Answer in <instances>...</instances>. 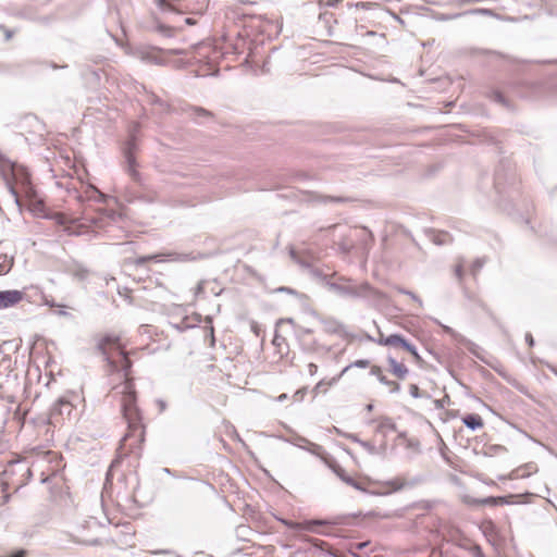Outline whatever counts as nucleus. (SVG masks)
Here are the masks:
<instances>
[{"instance_id":"nucleus-26","label":"nucleus","mask_w":557,"mask_h":557,"mask_svg":"<svg viewBox=\"0 0 557 557\" xmlns=\"http://www.w3.org/2000/svg\"><path fill=\"white\" fill-rule=\"evenodd\" d=\"M450 240V237L447 233H438L434 236L433 242L436 245H445Z\"/></svg>"},{"instance_id":"nucleus-3","label":"nucleus","mask_w":557,"mask_h":557,"mask_svg":"<svg viewBox=\"0 0 557 557\" xmlns=\"http://www.w3.org/2000/svg\"><path fill=\"white\" fill-rule=\"evenodd\" d=\"M345 298L360 299L369 305H376L382 301L384 294L374 288L368 282H357L348 278Z\"/></svg>"},{"instance_id":"nucleus-12","label":"nucleus","mask_w":557,"mask_h":557,"mask_svg":"<svg viewBox=\"0 0 557 557\" xmlns=\"http://www.w3.org/2000/svg\"><path fill=\"white\" fill-rule=\"evenodd\" d=\"M462 423L470 429L471 431H475L483 426L482 418L476 413H469L462 418Z\"/></svg>"},{"instance_id":"nucleus-14","label":"nucleus","mask_w":557,"mask_h":557,"mask_svg":"<svg viewBox=\"0 0 557 557\" xmlns=\"http://www.w3.org/2000/svg\"><path fill=\"white\" fill-rule=\"evenodd\" d=\"M126 163H127V172L132 175L135 181L139 180V173L136 171V159L135 153L129 151L124 153Z\"/></svg>"},{"instance_id":"nucleus-15","label":"nucleus","mask_w":557,"mask_h":557,"mask_svg":"<svg viewBox=\"0 0 557 557\" xmlns=\"http://www.w3.org/2000/svg\"><path fill=\"white\" fill-rule=\"evenodd\" d=\"M315 199L322 203H327V202H333V203H347V202H351L354 201L352 198L350 197H342V196H338V197H333V196H323V195H318L315 197Z\"/></svg>"},{"instance_id":"nucleus-55","label":"nucleus","mask_w":557,"mask_h":557,"mask_svg":"<svg viewBox=\"0 0 557 557\" xmlns=\"http://www.w3.org/2000/svg\"><path fill=\"white\" fill-rule=\"evenodd\" d=\"M247 530H248V528H247V527H245V525H240V527H238V529H237V531H238V532L247 531Z\"/></svg>"},{"instance_id":"nucleus-60","label":"nucleus","mask_w":557,"mask_h":557,"mask_svg":"<svg viewBox=\"0 0 557 557\" xmlns=\"http://www.w3.org/2000/svg\"><path fill=\"white\" fill-rule=\"evenodd\" d=\"M163 471H164L165 473H170V469H169V468H164V469H163Z\"/></svg>"},{"instance_id":"nucleus-39","label":"nucleus","mask_w":557,"mask_h":557,"mask_svg":"<svg viewBox=\"0 0 557 557\" xmlns=\"http://www.w3.org/2000/svg\"><path fill=\"white\" fill-rule=\"evenodd\" d=\"M347 485L352 486L354 488H356L358 491L366 492V488L363 486H361V484L354 478H352V483H348Z\"/></svg>"},{"instance_id":"nucleus-10","label":"nucleus","mask_w":557,"mask_h":557,"mask_svg":"<svg viewBox=\"0 0 557 557\" xmlns=\"http://www.w3.org/2000/svg\"><path fill=\"white\" fill-rule=\"evenodd\" d=\"M387 362L389 364V371L396 377H398L399 380L406 379V376L409 373V370L405 364L397 362V360L392 356H387Z\"/></svg>"},{"instance_id":"nucleus-47","label":"nucleus","mask_w":557,"mask_h":557,"mask_svg":"<svg viewBox=\"0 0 557 557\" xmlns=\"http://www.w3.org/2000/svg\"><path fill=\"white\" fill-rule=\"evenodd\" d=\"M348 438H349L350 441L356 442V443H358V441H361V440H360V438H358V436H357V435H355V434H349V435H348Z\"/></svg>"},{"instance_id":"nucleus-25","label":"nucleus","mask_w":557,"mask_h":557,"mask_svg":"<svg viewBox=\"0 0 557 557\" xmlns=\"http://www.w3.org/2000/svg\"><path fill=\"white\" fill-rule=\"evenodd\" d=\"M136 149H137L136 137H135V135H134V134H132V135L129 136V138H128V140H127L126 145H125L124 153H125V152H129V151H132V152H134V153H135Z\"/></svg>"},{"instance_id":"nucleus-4","label":"nucleus","mask_w":557,"mask_h":557,"mask_svg":"<svg viewBox=\"0 0 557 557\" xmlns=\"http://www.w3.org/2000/svg\"><path fill=\"white\" fill-rule=\"evenodd\" d=\"M285 441L296 447H299L301 449L309 451L310 454H312L317 457H320L321 459H324L323 447L321 445L310 442L308 438H306L301 435L294 434L292 437L286 438Z\"/></svg>"},{"instance_id":"nucleus-46","label":"nucleus","mask_w":557,"mask_h":557,"mask_svg":"<svg viewBox=\"0 0 557 557\" xmlns=\"http://www.w3.org/2000/svg\"><path fill=\"white\" fill-rule=\"evenodd\" d=\"M395 288H396V290H397L398 293L404 294V295H407V293H409V292H410V290H408V289H406V288H403V287H399V286H397V287H395Z\"/></svg>"},{"instance_id":"nucleus-62","label":"nucleus","mask_w":557,"mask_h":557,"mask_svg":"<svg viewBox=\"0 0 557 557\" xmlns=\"http://www.w3.org/2000/svg\"><path fill=\"white\" fill-rule=\"evenodd\" d=\"M186 22H187L188 24H191V20H190V18H187V20H186Z\"/></svg>"},{"instance_id":"nucleus-41","label":"nucleus","mask_w":557,"mask_h":557,"mask_svg":"<svg viewBox=\"0 0 557 557\" xmlns=\"http://www.w3.org/2000/svg\"><path fill=\"white\" fill-rule=\"evenodd\" d=\"M156 404L158 405L160 412H163L166 409V403L163 399H157Z\"/></svg>"},{"instance_id":"nucleus-1","label":"nucleus","mask_w":557,"mask_h":557,"mask_svg":"<svg viewBox=\"0 0 557 557\" xmlns=\"http://www.w3.org/2000/svg\"><path fill=\"white\" fill-rule=\"evenodd\" d=\"M98 349L103 355L108 366L112 372H122L124 381L113 387L114 396H121V410L127 422L128 429L144 435V425L141 423V414L136 406V392L133 380L129 377L132 361L128 359L122 347L117 335H106L98 344Z\"/></svg>"},{"instance_id":"nucleus-17","label":"nucleus","mask_w":557,"mask_h":557,"mask_svg":"<svg viewBox=\"0 0 557 557\" xmlns=\"http://www.w3.org/2000/svg\"><path fill=\"white\" fill-rule=\"evenodd\" d=\"M289 256H290V258H292L296 263H298V264H299V267H300L301 269H304V270H305V271H307V272H309L310 268H312V265H313V264H312L310 261H308L307 259L300 258V257L298 256V253L296 252V250H295V249H293V248L289 250Z\"/></svg>"},{"instance_id":"nucleus-7","label":"nucleus","mask_w":557,"mask_h":557,"mask_svg":"<svg viewBox=\"0 0 557 557\" xmlns=\"http://www.w3.org/2000/svg\"><path fill=\"white\" fill-rule=\"evenodd\" d=\"M24 295L17 289L0 290V310L14 307L23 300Z\"/></svg>"},{"instance_id":"nucleus-53","label":"nucleus","mask_w":557,"mask_h":557,"mask_svg":"<svg viewBox=\"0 0 557 557\" xmlns=\"http://www.w3.org/2000/svg\"><path fill=\"white\" fill-rule=\"evenodd\" d=\"M281 339H282V338H281L280 336L275 335V337H274V339H273V344H274V345H278V343H280V341H281Z\"/></svg>"},{"instance_id":"nucleus-22","label":"nucleus","mask_w":557,"mask_h":557,"mask_svg":"<svg viewBox=\"0 0 557 557\" xmlns=\"http://www.w3.org/2000/svg\"><path fill=\"white\" fill-rule=\"evenodd\" d=\"M63 408H66L69 414L71 413L72 405L70 404V401L61 398L55 403L53 410H58L60 413H62Z\"/></svg>"},{"instance_id":"nucleus-59","label":"nucleus","mask_w":557,"mask_h":557,"mask_svg":"<svg viewBox=\"0 0 557 557\" xmlns=\"http://www.w3.org/2000/svg\"><path fill=\"white\" fill-rule=\"evenodd\" d=\"M201 290H202V286H201V284H199V285L197 286V292L199 293V292H201Z\"/></svg>"},{"instance_id":"nucleus-11","label":"nucleus","mask_w":557,"mask_h":557,"mask_svg":"<svg viewBox=\"0 0 557 557\" xmlns=\"http://www.w3.org/2000/svg\"><path fill=\"white\" fill-rule=\"evenodd\" d=\"M347 282H348L347 277L341 276L335 282L326 281V286L334 294L338 295L339 297L345 298V294L347 292V288H346Z\"/></svg>"},{"instance_id":"nucleus-36","label":"nucleus","mask_w":557,"mask_h":557,"mask_svg":"<svg viewBox=\"0 0 557 557\" xmlns=\"http://www.w3.org/2000/svg\"><path fill=\"white\" fill-rule=\"evenodd\" d=\"M407 296H409L414 302H417L419 307H423V301L417 294L410 290L409 293H407Z\"/></svg>"},{"instance_id":"nucleus-42","label":"nucleus","mask_w":557,"mask_h":557,"mask_svg":"<svg viewBox=\"0 0 557 557\" xmlns=\"http://www.w3.org/2000/svg\"><path fill=\"white\" fill-rule=\"evenodd\" d=\"M525 342L528 343V345L530 347H532L534 345V339H533V336L531 333L525 334Z\"/></svg>"},{"instance_id":"nucleus-50","label":"nucleus","mask_w":557,"mask_h":557,"mask_svg":"<svg viewBox=\"0 0 557 557\" xmlns=\"http://www.w3.org/2000/svg\"><path fill=\"white\" fill-rule=\"evenodd\" d=\"M338 3V0H327L326 4L329 7H335Z\"/></svg>"},{"instance_id":"nucleus-57","label":"nucleus","mask_w":557,"mask_h":557,"mask_svg":"<svg viewBox=\"0 0 557 557\" xmlns=\"http://www.w3.org/2000/svg\"><path fill=\"white\" fill-rule=\"evenodd\" d=\"M372 409H373V405L372 404L367 405V410L368 411H371Z\"/></svg>"},{"instance_id":"nucleus-16","label":"nucleus","mask_w":557,"mask_h":557,"mask_svg":"<svg viewBox=\"0 0 557 557\" xmlns=\"http://www.w3.org/2000/svg\"><path fill=\"white\" fill-rule=\"evenodd\" d=\"M332 471L336 474V476L343 481L344 483H352V476L347 474V472L337 463H331L329 465Z\"/></svg>"},{"instance_id":"nucleus-23","label":"nucleus","mask_w":557,"mask_h":557,"mask_svg":"<svg viewBox=\"0 0 557 557\" xmlns=\"http://www.w3.org/2000/svg\"><path fill=\"white\" fill-rule=\"evenodd\" d=\"M486 262L485 258H476L472 265H471V273L473 276H476V274L480 272V270L484 267Z\"/></svg>"},{"instance_id":"nucleus-19","label":"nucleus","mask_w":557,"mask_h":557,"mask_svg":"<svg viewBox=\"0 0 557 557\" xmlns=\"http://www.w3.org/2000/svg\"><path fill=\"white\" fill-rule=\"evenodd\" d=\"M393 345H391V347H400L403 349H407V347L409 346L410 342L407 341L404 336H401L400 334H393Z\"/></svg>"},{"instance_id":"nucleus-28","label":"nucleus","mask_w":557,"mask_h":557,"mask_svg":"<svg viewBox=\"0 0 557 557\" xmlns=\"http://www.w3.org/2000/svg\"><path fill=\"white\" fill-rule=\"evenodd\" d=\"M312 277L317 278V280H320V281H323L326 283V275H324L321 270H319L318 268H315L314 265H312V268H310L309 272H308Z\"/></svg>"},{"instance_id":"nucleus-49","label":"nucleus","mask_w":557,"mask_h":557,"mask_svg":"<svg viewBox=\"0 0 557 557\" xmlns=\"http://www.w3.org/2000/svg\"><path fill=\"white\" fill-rule=\"evenodd\" d=\"M13 36V32L12 30H9V29H5V39L9 40L11 39Z\"/></svg>"},{"instance_id":"nucleus-61","label":"nucleus","mask_w":557,"mask_h":557,"mask_svg":"<svg viewBox=\"0 0 557 557\" xmlns=\"http://www.w3.org/2000/svg\"><path fill=\"white\" fill-rule=\"evenodd\" d=\"M552 371L554 372V374L557 376V369H552Z\"/></svg>"},{"instance_id":"nucleus-34","label":"nucleus","mask_w":557,"mask_h":557,"mask_svg":"<svg viewBox=\"0 0 557 557\" xmlns=\"http://www.w3.org/2000/svg\"><path fill=\"white\" fill-rule=\"evenodd\" d=\"M406 350H407L409 354H411V356H413V358H414L416 360H420V359H421V357H420V355H419V352H418V350H417V347H416L413 344H411V343H410Z\"/></svg>"},{"instance_id":"nucleus-27","label":"nucleus","mask_w":557,"mask_h":557,"mask_svg":"<svg viewBox=\"0 0 557 557\" xmlns=\"http://www.w3.org/2000/svg\"><path fill=\"white\" fill-rule=\"evenodd\" d=\"M358 444L364 449L367 450L370 455H375L377 453V449L375 447V445H373L372 443L370 442H367V441H358Z\"/></svg>"},{"instance_id":"nucleus-38","label":"nucleus","mask_w":557,"mask_h":557,"mask_svg":"<svg viewBox=\"0 0 557 557\" xmlns=\"http://www.w3.org/2000/svg\"><path fill=\"white\" fill-rule=\"evenodd\" d=\"M409 393L413 398H418L420 396L419 387L416 384H411L409 386Z\"/></svg>"},{"instance_id":"nucleus-40","label":"nucleus","mask_w":557,"mask_h":557,"mask_svg":"<svg viewBox=\"0 0 557 557\" xmlns=\"http://www.w3.org/2000/svg\"><path fill=\"white\" fill-rule=\"evenodd\" d=\"M317 371H318V366L312 363V362H310L308 364V372H309V374L310 375H314L317 373Z\"/></svg>"},{"instance_id":"nucleus-30","label":"nucleus","mask_w":557,"mask_h":557,"mask_svg":"<svg viewBox=\"0 0 557 557\" xmlns=\"http://www.w3.org/2000/svg\"><path fill=\"white\" fill-rule=\"evenodd\" d=\"M480 503L483 505H498L504 503V498L490 496L481 499Z\"/></svg>"},{"instance_id":"nucleus-18","label":"nucleus","mask_w":557,"mask_h":557,"mask_svg":"<svg viewBox=\"0 0 557 557\" xmlns=\"http://www.w3.org/2000/svg\"><path fill=\"white\" fill-rule=\"evenodd\" d=\"M487 97L492 101L497 102V103L502 104L503 107L509 108V103H508L507 99L504 97V95L499 90H492L487 95Z\"/></svg>"},{"instance_id":"nucleus-54","label":"nucleus","mask_w":557,"mask_h":557,"mask_svg":"<svg viewBox=\"0 0 557 557\" xmlns=\"http://www.w3.org/2000/svg\"><path fill=\"white\" fill-rule=\"evenodd\" d=\"M158 553H159V552H153V554H158ZM160 553H162V554H169V555H172V554H173L171 550H168V549H165V550H161Z\"/></svg>"},{"instance_id":"nucleus-51","label":"nucleus","mask_w":557,"mask_h":557,"mask_svg":"<svg viewBox=\"0 0 557 557\" xmlns=\"http://www.w3.org/2000/svg\"><path fill=\"white\" fill-rule=\"evenodd\" d=\"M357 5L358 7L360 5L361 8L367 9V8H369L371 5V3H369V2H367V3L366 2H361V3H358Z\"/></svg>"},{"instance_id":"nucleus-13","label":"nucleus","mask_w":557,"mask_h":557,"mask_svg":"<svg viewBox=\"0 0 557 557\" xmlns=\"http://www.w3.org/2000/svg\"><path fill=\"white\" fill-rule=\"evenodd\" d=\"M493 14L494 13H493V11L491 9L480 8V9H471V10H468V11H465V12H461V13H456V14L446 16L444 20H454V18L460 17V16H465V15H487V16H492Z\"/></svg>"},{"instance_id":"nucleus-5","label":"nucleus","mask_w":557,"mask_h":557,"mask_svg":"<svg viewBox=\"0 0 557 557\" xmlns=\"http://www.w3.org/2000/svg\"><path fill=\"white\" fill-rule=\"evenodd\" d=\"M283 523L292 530H308L313 531V525H326V524H343V517H336L331 520H311L304 523L295 522L290 520H283Z\"/></svg>"},{"instance_id":"nucleus-6","label":"nucleus","mask_w":557,"mask_h":557,"mask_svg":"<svg viewBox=\"0 0 557 557\" xmlns=\"http://www.w3.org/2000/svg\"><path fill=\"white\" fill-rule=\"evenodd\" d=\"M75 198L78 202H84L86 200H92L99 203H106L108 200V195L101 193L98 188L92 185H88L84 193L75 191Z\"/></svg>"},{"instance_id":"nucleus-31","label":"nucleus","mask_w":557,"mask_h":557,"mask_svg":"<svg viewBox=\"0 0 557 557\" xmlns=\"http://www.w3.org/2000/svg\"><path fill=\"white\" fill-rule=\"evenodd\" d=\"M191 111H193V114L195 115V117H209V116H211V113L209 111H207L206 109H203V108L194 107V108H191Z\"/></svg>"},{"instance_id":"nucleus-29","label":"nucleus","mask_w":557,"mask_h":557,"mask_svg":"<svg viewBox=\"0 0 557 557\" xmlns=\"http://www.w3.org/2000/svg\"><path fill=\"white\" fill-rule=\"evenodd\" d=\"M383 429H391V430H395V424H394V422H393L389 418H384V419L380 422V424H379V426H377V431H379V432H382V431H383Z\"/></svg>"},{"instance_id":"nucleus-52","label":"nucleus","mask_w":557,"mask_h":557,"mask_svg":"<svg viewBox=\"0 0 557 557\" xmlns=\"http://www.w3.org/2000/svg\"><path fill=\"white\" fill-rule=\"evenodd\" d=\"M10 497H11L10 494H4L3 497H2L3 504H7L10 500Z\"/></svg>"},{"instance_id":"nucleus-56","label":"nucleus","mask_w":557,"mask_h":557,"mask_svg":"<svg viewBox=\"0 0 557 557\" xmlns=\"http://www.w3.org/2000/svg\"><path fill=\"white\" fill-rule=\"evenodd\" d=\"M287 398L286 394H282L278 396V400H285Z\"/></svg>"},{"instance_id":"nucleus-2","label":"nucleus","mask_w":557,"mask_h":557,"mask_svg":"<svg viewBox=\"0 0 557 557\" xmlns=\"http://www.w3.org/2000/svg\"><path fill=\"white\" fill-rule=\"evenodd\" d=\"M0 172L9 193L14 200L15 206L21 212L22 202L15 185H20L28 197H32L34 194L33 187L30 185V175L27 169L11 161L0 151Z\"/></svg>"},{"instance_id":"nucleus-9","label":"nucleus","mask_w":557,"mask_h":557,"mask_svg":"<svg viewBox=\"0 0 557 557\" xmlns=\"http://www.w3.org/2000/svg\"><path fill=\"white\" fill-rule=\"evenodd\" d=\"M370 374L375 376L380 383L386 385L389 388L391 393L396 394L400 392V384L395 381L388 380L386 375L383 374V371L379 366H372Z\"/></svg>"},{"instance_id":"nucleus-48","label":"nucleus","mask_w":557,"mask_h":557,"mask_svg":"<svg viewBox=\"0 0 557 557\" xmlns=\"http://www.w3.org/2000/svg\"><path fill=\"white\" fill-rule=\"evenodd\" d=\"M368 544H369L368 542H361V543H358V544H357V548H358V549H363L364 547H367V546H368Z\"/></svg>"},{"instance_id":"nucleus-20","label":"nucleus","mask_w":557,"mask_h":557,"mask_svg":"<svg viewBox=\"0 0 557 557\" xmlns=\"http://www.w3.org/2000/svg\"><path fill=\"white\" fill-rule=\"evenodd\" d=\"M149 102L154 106L160 107V112H166L169 110V104L161 100L157 95L150 94L149 95Z\"/></svg>"},{"instance_id":"nucleus-37","label":"nucleus","mask_w":557,"mask_h":557,"mask_svg":"<svg viewBox=\"0 0 557 557\" xmlns=\"http://www.w3.org/2000/svg\"><path fill=\"white\" fill-rule=\"evenodd\" d=\"M455 274L459 281L462 280L463 276V265L461 263H458L455 268Z\"/></svg>"},{"instance_id":"nucleus-32","label":"nucleus","mask_w":557,"mask_h":557,"mask_svg":"<svg viewBox=\"0 0 557 557\" xmlns=\"http://www.w3.org/2000/svg\"><path fill=\"white\" fill-rule=\"evenodd\" d=\"M393 334L388 335L387 337H384L383 334L380 333V338L376 339L375 342L382 346H391L393 345Z\"/></svg>"},{"instance_id":"nucleus-8","label":"nucleus","mask_w":557,"mask_h":557,"mask_svg":"<svg viewBox=\"0 0 557 557\" xmlns=\"http://www.w3.org/2000/svg\"><path fill=\"white\" fill-rule=\"evenodd\" d=\"M423 481L424 478L422 475H416L409 481L400 478H395L393 480L385 482V484L391 487V492H398L406 487H413L418 484H421Z\"/></svg>"},{"instance_id":"nucleus-21","label":"nucleus","mask_w":557,"mask_h":557,"mask_svg":"<svg viewBox=\"0 0 557 557\" xmlns=\"http://www.w3.org/2000/svg\"><path fill=\"white\" fill-rule=\"evenodd\" d=\"M370 366V361L368 359H359V360H356L354 362H351L350 364H348L347 367H345L342 371V374H344L345 372H347L350 368H360V369H366Z\"/></svg>"},{"instance_id":"nucleus-24","label":"nucleus","mask_w":557,"mask_h":557,"mask_svg":"<svg viewBox=\"0 0 557 557\" xmlns=\"http://www.w3.org/2000/svg\"><path fill=\"white\" fill-rule=\"evenodd\" d=\"M159 256L158 255H149V256H143V257H138L134 260V264L139 267V265H144L146 262L148 261H159Z\"/></svg>"},{"instance_id":"nucleus-58","label":"nucleus","mask_w":557,"mask_h":557,"mask_svg":"<svg viewBox=\"0 0 557 557\" xmlns=\"http://www.w3.org/2000/svg\"><path fill=\"white\" fill-rule=\"evenodd\" d=\"M236 440L244 444V441L240 438V436L238 434H236Z\"/></svg>"},{"instance_id":"nucleus-44","label":"nucleus","mask_w":557,"mask_h":557,"mask_svg":"<svg viewBox=\"0 0 557 557\" xmlns=\"http://www.w3.org/2000/svg\"><path fill=\"white\" fill-rule=\"evenodd\" d=\"M277 290L278 292H283V293H289V294H294L295 293V290L289 288V287H280Z\"/></svg>"},{"instance_id":"nucleus-35","label":"nucleus","mask_w":557,"mask_h":557,"mask_svg":"<svg viewBox=\"0 0 557 557\" xmlns=\"http://www.w3.org/2000/svg\"><path fill=\"white\" fill-rule=\"evenodd\" d=\"M156 1H157V4L162 10H173V7L171 5V3L168 2V0H156Z\"/></svg>"},{"instance_id":"nucleus-43","label":"nucleus","mask_w":557,"mask_h":557,"mask_svg":"<svg viewBox=\"0 0 557 557\" xmlns=\"http://www.w3.org/2000/svg\"><path fill=\"white\" fill-rule=\"evenodd\" d=\"M159 29H160V32H162V33H163L164 35H166V36H170V35H171V34H170V33H171V29H170V28H168V27H165V26H160V27H159Z\"/></svg>"},{"instance_id":"nucleus-33","label":"nucleus","mask_w":557,"mask_h":557,"mask_svg":"<svg viewBox=\"0 0 557 557\" xmlns=\"http://www.w3.org/2000/svg\"><path fill=\"white\" fill-rule=\"evenodd\" d=\"M470 553L473 557H485L481 546L476 544L470 548Z\"/></svg>"},{"instance_id":"nucleus-45","label":"nucleus","mask_w":557,"mask_h":557,"mask_svg":"<svg viewBox=\"0 0 557 557\" xmlns=\"http://www.w3.org/2000/svg\"><path fill=\"white\" fill-rule=\"evenodd\" d=\"M443 329H444L445 333L455 336V331L451 327L444 325Z\"/></svg>"}]
</instances>
